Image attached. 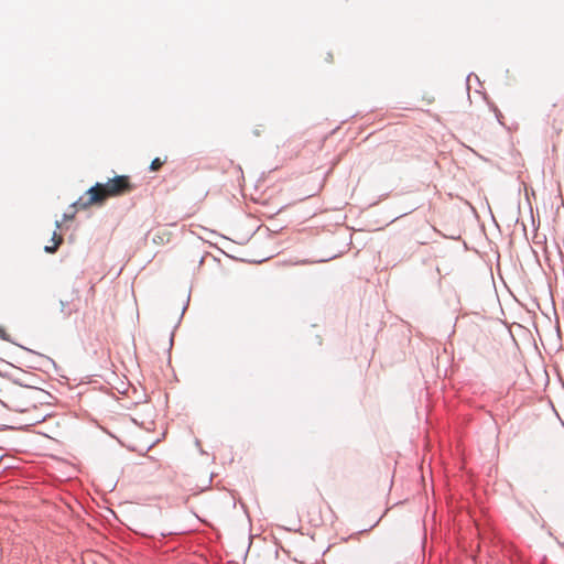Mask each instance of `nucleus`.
<instances>
[{
  "label": "nucleus",
  "mask_w": 564,
  "mask_h": 564,
  "mask_svg": "<svg viewBox=\"0 0 564 564\" xmlns=\"http://www.w3.org/2000/svg\"><path fill=\"white\" fill-rule=\"evenodd\" d=\"M163 161L160 159V158H155L152 162H151V165H150V169L152 171H159L162 165H163Z\"/></svg>",
  "instance_id": "obj_4"
},
{
  "label": "nucleus",
  "mask_w": 564,
  "mask_h": 564,
  "mask_svg": "<svg viewBox=\"0 0 564 564\" xmlns=\"http://www.w3.org/2000/svg\"><path fill=\"white\" fill-rule=\"evenodd\" d=\"M133 188L128 175H117L106 183L95 184L73 204V207L79 210L94 205H102L108 198L128 194Z\"/></svg>",
  "instance_id": "obj_1"
},
{
  "label": "nucleus",
  "mask_w": 564,
  "mask_h": 564,
  "mask_svg": "<svg viewBox=\"0 0 564 564\" xmlns=\"http://www.w3.org/2000/svg\"><path fill=\"white\" fill-rule=\"evenodd\" d=\"M33 392H34V390L24 389V388L15 389L14 391H12V393L10 394V398H9L10 406L15 411H20V412L28 411L29 405H31L29 401L33 400V398H31L30 394Z\"/></svg>",
  "instance_id": "obj_2"
},
{
  "label": "nucleus",
  "mask_w": 564,
  "mask_h": 564,
  "mask_svg": "<svg viewBox=\"0 0 564 564\" xmlns=\"http://www.w3.org/2000/svg\"><path fill=\"white\" fill-rule=\"evenodd\" d=\"M55 225H56V229H59V228L62 227V223H61V221H58V220L56 221V224H55Z\"/></svg>",
  "instance_id": "obj_7"
},
{
  "label": "nucleus",
  "mask_w": 564,
  "mask_h": 564,
  "mask_svg": "<svg viewBox=\"0 0 564 564\" xmlns=\"http://www.w3.org/2000/svg\"><path fill=\"white\" fill-rule=\"evenodd\" d=\"M74 216H75V213H73V214H70V215L65 214V215L63 216V220H64V221H66V220H70V219H73V218H74Z\"/></svg>",
  "instance_id": "obj_6"
},
{
  "label": "nucleus",
  "mask_w": 564,
  "mask_h": 564,
  "mask_svg": "<svg viewBox=\"0 0 564 564\" xmlns=\"http://www.w3.org/2000/svg\"><path fill=\"white\" fill-rule=\"evenodd\" d=\"M52 240L54 242L53 246H45V248H44V250L48 253H53L58 249V247L63 242V237L61 235H58L56 231H54Z\"/></svg>",
  "instance_id": "obj_3"
},
{
  "label": "nucleus",
  "mask_w": 564,
  "mask_h": 564,
  "mask_svg": "<svg viewBox=\"0 0 564 564\" xmlns=\"http://www.w3.org/2000/svg\"><path fill=\"white\" fill-rule=\"evenodd\" d=\"M0 338L3 339V340H9V334L7 333V330L0 326Z\"/></svg>",
  "instance_id": "obj_5"
}]
</instances>
